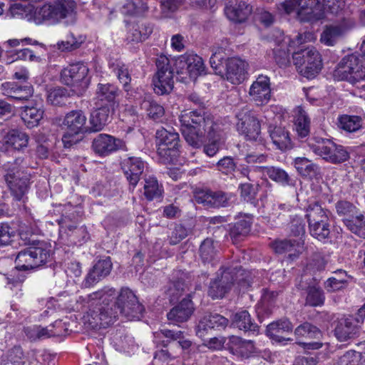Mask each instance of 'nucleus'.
<instances>
[{
    "instance_id": "cd10ccee",
    "label": "nucleus",
    "mask_w": 365,
    "mask_h": 365,
    "mask_svg": "<svg viewBox=\"0 0 365 365\" xmlns=\"http://www.w3.org/2000/svg\"><path fill=\"white\" fill-rule=\"evenodd\" d=\"M1 91L8 98L16 101H25L30 98L34 92L31 86H21L15 82H5L1 84Z\"/></svg>"
},
{
    "instance_id": "ea45409f",
    "label": "nucleus",
    "mask_w": 365,
    "mask_h": 365,
    "mask_svg": "<svg viewBox=\"0 0 365 365\" xmlns=\"http://www.w3.org/2000/svg\"><path fill=\"white\" fill-rule=\"evenodd\" d=\"M86 122V117L82 110H71L66 115L63 125L71 132L83 133Z\"/></svg>"
},
{
    "instance_id": "49530a36",
    "label": "nucleus",
    "mask_w": 365,
    "mask_h": 365,
    "mask_svg": "<svg viewBox=\"0 0 365 365\" xmlns=\"http://www.w3.org/2000/svg\"><path fill=\"white\" fill-rule=\"evenodd\" d=\"M43 110L34 106H24L22 108L21 118L29 128L37 126L42 119Z\"/></svg>"
},
{
    "instance_id": "338daca9",
    "label": "nucleus",
    "mask_w": 365,
    "mask_h": 365,
    "mask_svg": "<svg viewBox=\"0 0 365 365\" xmlns=\"http://www.w3.org/2000/svg\"><path fill=\"white\" fill-rule=\"evenodd\" d=\"M14 236L15 231L9 223H0V248L9 245Z\"/></svg>"
},
{
    "instance_id": "bb28decb",
    "label": "nucleus",
    "mask_w": 365,
    "mask_h": 365,
    "mask_svg": "<svg viewBox=\"0 0 365 365\" xmlns=\"http://www.w3.org/2000/svg\"><path fill=\"white\" fill-rule=\"evenodd\" d=\"M195 310L191 299L185 298L178 304L172 308L167 314L168 319L173 324L187 321Z\"/></svg>"
},
{
    "instance_id": "7ed1b4c3",
    "label": "nucleus",
    "mask_w": 365,
    "mask_h": 365,
    "mask_svg": "<svg viewBox=\"0 0 365 365\" xmlns=\"http://www.w3.org/2000/svg\"><path fill=\"white\" fill-rule=\"evenodd\" d=\"M144 307L132 290L122 288L116 298L113 307H103L96 314L99 317V324L106 327L113 324L120 314L128 320L140 319L143 315Z\"/></svg>"
},
{
    "instance_id": "864d4df0",
    "label": "nucleus",
    "mask_w": 365,
    "mask_h": 365,
    "mask_svg": "<svg viewBox=\"0 0 365 365\" xmlns=\"http://www.w3.org/2000/svg\"><path fill=\"white\" fill-rule=\"evenodd\" d=\"M334 206L337 215L343 222L344 219H350L360 211L352 202L345 200H338Z\"/></svg>"
},
{
    "instance_id": "b1692460",
    "label": "nucleus",
    "mask_w": 365,
    "mask_h": 365,
    "mask_svg": "<svg viewBox=\"0 0 365 365\" xmlns=\"http://www.w3.org/2000/svg\"><path fill=\"white\" fill-rule=\"evenodd\" d=\"M113 263L110 257L99 259L86 275L83 284L90 287L108 276L112 270Z\"/></svg>"
},
{
    "instance_id": "09e8293b",
    "label": "nucleus",
    "mask_w": 365,
    "mask_h": 365,
    "mask_svg": "<svg viewBox=\"0 0 365 365\" xmlns=\"http://www.w3.org/2000/svg\"><path fill=\"white\" fill-rule=\"evenodd\" d=\"M143 189L144 195L149 201L158 199L163 195V186L159 185L158 180L153 176L145 178Z\"/></svg>"
},
{
    "instance_id": "8fccbe9b",
    "label": "nucleus",
    "mask_w": 365,
    "mask_h": 365,
    "mask_svg": "<svg viewBox=\"0 0 365 365\" xmlns=\"http://www.w3.org/2000/svg\"><path fill=\"white\" fill-rule=\"evenodd\" d=\"M334 273V274H341L344 277H331L324 282V288L329 292H334L344 289L347 285L349 279L351 278L346 272L343 269H337Z\"/></svg>"
},
{
    "instance_id": "f257e3e1",
    "label": "nucleus",
    "mask_w": 365,
    "mask_h": 365,
    "mask_svg": "<svg viewBox=\"0 0 365 365\" xmlns=\"http://www.w3.org/2000/svg\"><path fill=\"white\" fill-rule=\"evenodd\" d=\"M179 120L181 132L186 143L194 148L202 145L204 153L215 156L220 150L221 129L212 116L204 111L192 110L182 113Z\"/></svg>"
},
{
    "instance_id": "423d86ee",
    "label": "nucleus",
    "mask_w": 365,
    "mask_h": 365,
    "mask_svg": "<svg viewBox=\"0 0 365 365\" xmlns=\"http://www.w3.org/2000/svg\"><path fill=\"white\" fill-rule=\"evenodd\" d=\"M51 255V245L45 241H34L28 247L19 252L16 267L19 270L34 269L44 265Z\"/></svg>"
},
{
    "instance_id": "1a4fd4ad",
    "label": "nucleus",
    "mask_w": 365,
    "mask_h": 365,
    "mask_svg": "<svg viewBox=\"0 0 365 365\" xmlns=\"http://www.w3.org/2000/svg\"><path fill=\"white\" fill-rule=\"evenodd\" d=\"M336 73L341 80L355 85L365 79V59L356 52L346 55L338 63Z\"/></svg>"
},
{
    "instance_id": "f3484780",
    "label": "nucleus",
    "mask_w": 365,
    "mask_h": 365,
    "mask_svg": "<svg viewBox=\"0 0 365 365\" xmlns=\"http://www.w3.org/2000/svg\"><path fill=\"white\" fill-rule=\"evenodd\" d=\"M119 88L110 83H99L96 86L93 102L95 106H103L115 110L119 102L118 97L120 93Z\"/></svg>"
},
{
    "instance_id": "e2e57ef3",
    "label": "nucleus",
    "mask_w": 365,
    "mask_h": 365,
    "mask_svg": "<svg viewBox=\"0 0 365 365\" xmlns=\"http://www.w3.org/2000/svg\"><path fill=\"white\" fill-rule=\"evenodd\" d=\"M63 322L61 320H56L53 324L46 327H41L38 326V339H43L49 338L51 336H56L62 334L61 330L54 331V328H62Z\"/></svg>"
},
{
    "instance_id": "aec40b11",
    "label": "nucleus",
    "mask_w": 365,
    "mask_h": 365,
    "mask_svg": "<svg viewBox=\"0 0 365 365\" xmlns=\"http://www.w3.org/2000/svg\"><path fill=\"white\" fill-rule=\"evenodd\" d=\"M229 319L217 313L205 314L196 327V334L204 338L212 330L225 329L228 325Z\"/></svg>"
},
{
    "instance_id": "3c124183",
    "label": "nucleus",
    "mask_w": 365,
    "mask_h": 365,
    "mask_svg": "<svg viewBox=\"0 0 365 365\" xmlns=\"http://www.w3.org/2000/svg\"><path fill=\"white\" fill-rule=\"evenodd\" d=\"M339 127L348 133L360 130L364 124V119L359 115H344L339 118Z\"/></svg>"
},
{
    "instance_id": "20e7f679",
    "label": "nucleus",
    "mask_w": 365,
    "mask_h": 365,
    "mask_svg": "<svg viewBox=\"0 0 365 365\" xmlns=\"http://www.w3.org/2000/svg\"><path fill=\"white\" fill-rule=\"evenodd\" d=\"M24 159L16 158L13 162L3 165L5 172L4 179L11 190L14 198L17 201L24 202L26 195L29 189V175L21 171Z\"/></svg>"
},
{
    "instance_id": "393cba45",
    "label": "nucleus",
    "mask_w": 365,
    "mask_h": 365,
    "mask_svg": "<svg viewBox=\"0 0 365 365\" xmlns=\"http://www.w3.org/2000/svg\"><path fill=\"white\" fill-rule=\"evenodd\" d=\"M348 25L345 19L338 24L327 25L320 36V41L327 46H335L346 34Z\"/></svg>"
},
{
    "instance_id": "0eeeda50",
    "label": "nucleus",
    "mask_w": 365,
    "mask_h": 365,
    "mask_svg": "<svg viewBox=\"0 0 365 365\" xmlns=\"http://www.w3.org/2000/svg\"><path fill=\"white\" fill-rule=\"evenodd\" d=\"M89 69L84 63L77 62L63 68L60 73L61 82L71 88L72 93L83 96L90 85Z\"/></svg>"
},
{
    "instance_id": "6e6d98bb",
    "label": "nucleus",
    "mask_w": 365,
    "mask_h": 365,
    "mask_svg": "<svg viewBox=\"0 0 365 365\" xmlns=\"http://www.w3.org/2000/svg\"><path fill=\"white\" fill-rule=\"evenodd\" d=\"M306 305L319 307L324 304L325 297L322 289L318 286H309L307 289Z\"/></svg>"
},
{
    "instance_id": "bf43d9fd",
    "label": "nucleus",
    "mask_w": 365,
    "mask_h": 365,
    "mask_svg": "<svg viewBox=\"0 0 365 365\" xmlns=\"http://www.w3.org/2000/svg\"><path fill=\"white\" fill-rule=\"evenodd\" d=\"M84 38L81 36L75 37L73 34L66 36V39L58 41L56 44L57 48L62 52L72 51L78 48L83 43Z\"/></svg>"
},
{
    "instance_id": "39448f33",
    "label": "nucleus",
    "mask_w": 365,
    "mask_h": 365,
    "mask_svg": "<svg viewBox=\"0 0 365 365\" xmlns=\"http://www.w3.org/2000/svg\"><path fill=\"white\" fill-rule=\"evenodd\" d=\"M309 234L319 241L326 242L331 239V225L328 210L319 201L310 202L305 207Z\"/></svg>"
},
{
    "instance_id": "4d7b16f0",
    "label": "nucleus",
    "mask_w": 365,
    "mask_h": 365,
    "mask_svg": "<svg viewBox=\"0 0 365 365\" xmlns=\"http://www.w3.org/2000/svg\"><path fill=\"white\" fill-rule=\"evenodd\" d=\"M295 130L299 138L307 137L310 132V119L307 113L300 109L296 118Z\"/></svg>"
},
{
    "instance_id": "4be33fe9",
    "label": "nucleus",
    "mask_w": 365,
    "mask_h": 365,
    "mask_svg": "<svg viewBox=\"0 0 365 365\" xmlns=\"http://www.w3.org/2000/svg\"><path fill=\"white\" fill-rule=\"evenodd\" d=\"M247 63L239 58H227L222 77L232 84H240L247 78Z\"/></svg>"
},
{
    "instance_id": "f03ea898",
    "label": "nucleus",
    "mask_w": 365,
    "mask_h": 365,
    "mask_svg": "<svg viewBox=\"0 0 365 365\" xmlns=\"http://www.w3.org/2000/svg\"><path fill=\"white\" fill-rule=\"evenodd\" d=\"M324 10L319 0H286L281 4L282 9L287 13L297 12L300 21L314 22L324 18V12L339 15L344 11V0H323Z\"/></svg>"
},
{
    "instance_id": "c9c22d12",
    "label": "nucleus",
    "mask_w": 365,
    "mask_h": 365,
    "mask_svg": "<svg viewBox=\"0 0 365 365\" xmlns=\"http://www.w3.org/2000/svg\"><path fill=\"white\" fill-rule=\"evenodd\" d=\"M153 32V26L148 22L138 21L129 25L126 40L139 43L146 40Z\"/></svg>"
},
{
    "instance_id": "69168bd1",
    "label": "nucleus",
    "mask_w": 365,
    "mask_h": 365,
    "mask_svg": "<svg viewBox=\"0 0 365 365\" xmlns=\"http://www.w3.org/2000/svg\"><path fill=\"white\" fill-rule=\"evenodd\" d=\"M218 171L225 175H232L237 168V164L230 156H225L215 165Z\"/></svg>"
},
{
    "instance_id": "a18cd8bd",
    "label": "nucleus",
    "mask_w": 365,
    "mask_h": 365,
    "mask_svg": "<svg viewBox=\"0 0 365 365\" xmlns=\"http://www.w3.org/2000/svg\"><path fill=\"white\" fill-rule=\"evenodd\" d=\"M217 243L212 239L207 238L201 243L199 249L200 256L203 263H211L214 264V261L217 258L218 250Z\"/></svg>"
},
{
    "instance_id": "774afa93",
    "label": "nucleus",
    "mask_w": 365,
    "mask_h": 365,
    "mask_svg": "<svg viewBox=\"0 0 365 365\" xmlns=\"http://www.w3.org/2000/svg\"><path fill=\"white\" fill-rule=\"evenodd\" d=\"M361 353L350 350L339 358L337 365H359Z\"/></svg>"
},
{
    "instance_id": "a878e982",
    "label": "nucleus",
    "mask_w": 365,
    "mask_h": 365,
    "mask_svg": "<svg viewBox=\"0 0 365 365\" xmlns=\"http://www.w3.org/2000/svg\"><path fill=\"white\" fill-rule=\"evenodd\" d=\"M226 345L230 353L240 359H247L255 353L256 348L253 341L243 339L237 336L229 337Z\"/></svg>"
},
{
    "instance_id": "4468645a",
    "label": "nucleus",
    "mask_w": 365,
    "mask_h": 365,
    "mask_svg": "<svg viewBox=\"0 0 365 365\" xmlns=\"http://www.w3.org/2000/svg\"><path fill=\"white\" fill-rule=\"evenodd\" d=\"M157 73L153 78L154 91L158 95L169 93L174 87V70L165 56H160L156 60Z\"/></svg>"
},
{
    "instance_id": "a211bd4d",
    "label": "nucleus",
    "mask_w": 365,
    "mask_h": 365,
    "mask_svg": "<svg viewBox=\"0 0 365 365\" xmlns=\"http://www.w3.org/2000/svg\"><path fill=\"white\" fill-rule=\"evenodd\" d=\"M93 151L100 156H107L119 150H125V142L108 134H98L92 142Z\"/></svg>"
},
{
    "instance_id": "603ef678",
    "label": "nucleus",
    "mask_w": 365,
    "mask_h": 365,
    "mask_svg": "<svg viewBox=\"0 0 365 365\" xmlns=\"http://www.w3.org/2000/svg\"><path fill=\"white\" fill-rule=\"evenodd\" d=\"M226 53L225 49L222 47H214L213 53L210 58V66L213 68L215 73L223 76L224 73V63L226 62Z\"/></svg>"
},
{
    "instance_id": "9d476101",
    "label": "nucleus",
    "mask_w": 365,
    "mask_h": 365,
    "mask_svg": "<svg viewBox=\"0 0 365 365\" xmlns=\"http://www.w3.org/2000/svg\"><path fill=\"white\" fill-rule=\"evenodd\" d=\"M292 59L298 72L307 78H314L322 68L321 55L314 47L294 52Z\"/></svg>"
},
{
    "instance_id": "c756f323",
    "label": "nucleus",
    "mask_w": 365,
    "mask_h": 365,
    "mask_svg": "<svg viewBox=\"0 0 365 365\" xmlns=\"http://www.w3.org/2000/svg\"><path fill=\"white\" fill-rule=\"evenodd\" d=\"M109 68L122 84L123 88L126 93V97L136 98V96L133 95L134 91L131 89V76L128 67L122 61L116 60L109 63Z\"/></svg>"
},
{
    "instance_id": "6ab92c4d",
    "label": "nucleus",
    "mask_w": 365,
    "mask_h": 365,
    "mask_svg": "<svg viewBox=\"0 0 365 365\" xmlns=\"http://www.w3.org/2000/svg\"><path fill=\"white\" fill-rule=\"evenodd\" d=\"M362 319L356 317L349 316L338 320L334 328V335L340 341H346L358 336Z\"/></svg>"
},
{
    "instance_id": "ddd939ff",
    "label": "nucleus",
    "mask_w": 365,
    "mask_h": 365,
    "mask_svg": "<svg viewBox=\"0 0 365 365\" xmlns=\"http://www.w3.org/2000/svg\"><path fill=\"white\" fill-rule=\"evenodd\" d=\"M75 9L76 3L73 0H56L37 8L35 15L38 19L58 22L61 19L71 16Z\"/></svg>"
},
{
    "instance_id": "c85d7f7f",
    "label": "nucleus",
    "mask_w": 365,
    "mask_h": 365,
    "mask_svg": "<svg viewBox=\"0 0 365 365\" xmlns=\"http://www.w3.org/2000/svg\"><path fill=\"white\" fill-rule=\"evenodd\" d=\"M136 99L139 101L140 109L146 113L149 118L158 120L164 115V108L154 100L151 94L144 93L138 98L136 97Z\"/></svg>"
},
{
    "instance_id": "2f4dec72",
    "label": "nucleus",
    "mask_w": 365,
    "mask_h": 365,
    "mask_svg": "<svg viewBox=\"0 0 365 365\" xmlns=\"http://www.w3.org/2000/svg\"><path fill=\"white\" fill-rule=\"evenodd\" d=\"M95 107L96 109L91 113L89 119L90 130L98 132L108 123L110 115L114 113L115 110L105 106H95Z\"/></svg>"
},
{
    "instance_id": "9b49d317",
    "label": "nucleus",
    "mask_w": 365,
    "mask_h": 365,
    "mask_svg": "<svg viewBox=\"0 0 365 365\" xmlns=\"http://www.w3.org/2000/svg\"><path fill=\"white\" fill-rule=\"evenodd\" d=\"M157 153L164 163H173L180 153V136L174 130L164 128L157 130L155 133Z\"/></svg>"
},
{
    "instance_id": "2eb2a0df",
    "label": "nucleus",
    "mask_w": 365,
    "mask_h": 365,
    "mask_svg": "<svg viewBox=\"0 0 365 365\" xmlns=\"http://www.w3.org/2000/svg\"><path fill=\"white\" fill-rule=\"evenodd\" d=\"M237 130L247 140L257 141L261 133L259 121L255 113L245 106L236 113Z\"/></svg>"
},
{
    "instance_id": "412c9836",
    "label": "nucleus",
    "mask_w": 365,
    "mask_h": 365,
    "mask_svg": "<svg viewBox=\"0 0 365 365\" xmlns=\"http://www.w3.org/2000/svg\"><path fill=\"white\" fill-rule=\"evenodd\" d=\"M146 163L138 157H127L120 163L121 169L129 182V185L134 188L143 173Z\"/></svg>"
},
{
    "instance_id": "f704fd0d",
    "label": "nucleus",
    "mask_w": 365,
    "mask_h": 365,
    "mask_svg": "<svg viewBox=\"0 0 365 365\" xmlns=\"http://www.w3.org/2000/svg\"><path fill=\"white\" fill-rule=\"evenodd\" d=\"M231 324L245 332L252 334H257L259 332L258 325L252 321L250 313L246 310L233 314L231 317Z\"/></svg>"
},
{
    "instance_id": "79ce46f5",
    "label": "nucleus",
    "mask_w": 365,
    "mask_h": 365,
    "mask_svg": "<svg viewBox=\"0 0 365 365\" xmlns=\"http://www.w3.org/2000/svg\"><path fill=\"white\" fill-rule=\"evenodd\" d=\"M263 173L267 175L272 180L282 186H294L295 180L289 174L279 167H262Z\"/></svg>"
},
{
    "instance_id": "4c0bfd02",
    "label": "nucleus",
    "mask_w": 365,
    "mask_h": 365,
    "mask_svg": "<svg viewBox=\"0 0 365 365\" xmlns=\"http://www.w3.org/2000/svg\"><path fill=\"white\" fill-rule=\"evenodd\" d=\"M294 165L299 174L303 177L316 180L322 177L320 167L306 158H295Z\"/></svg>"
},
{
    "instance_id": "72a5a7b5",
    "label": "nucleus",
    "mask_w": 365,
    "mask_h": 365,
    "mask_svg": "<svg viewBox=\"0 0 365 365\" xmlns=\"http://www.w3.org/2000/svg\"><path fill=\"white\" fill-rule=\"evenodd\" d=\"M293 329V325L287 318H282L273 322L267 325L266 334L270 339L277 342H284L285 341H292L289 338H284L281 334L284 332H291Z\"/></svg>"
},
{
    "instance_id": "a19ab883",
    "label": "nucleus",
    "mask_w": 365,
    "mask_h": 365,
    "mask_svg": "<svg viewBox=\"0 0 365 365\" xmlns=\"http://www.w3.org/2000/svg\"><path fill=\"white\" fill-rule=\"evenodd\" d=\"M4 143L17 150H21L29 144V135L19 129L9 130L3 138Z\"/></svg>"
},
{
    "instance_id": "7c9ffc66",
    "label": "nucleus",
    "mask_w": 365,
    "mask_h": 365,
    "mask_svg": "<svg viewBox=\"0 0 365 365\" xmlns=\"http://www.w3.org/2000/svg\"><path fill=\"white\" fill-rule=\"evenodd\" d=\"M304 240H277L273 243L272 247L277 254L288 253L289 257L292 259L299 256L303 250Z\"/></svg>"
},
{
    "instance_id": "dca6fc26",
    "label": "nucleus",
    "mask_w": 365,
    "mask_h": 365,
    "mask_svg": "<svg viewBox=\"0 0 365 365\" xmlns=\"http://www.w3.org/2000/svg\"><path fill=\"white\" fill-rule=\"evenodd\" d=\"M195 200L206 208H220L229 207L234 195L222 190H196L194 192Z\"/></svg>"
},
{
    "instance_id": "e433bc0d",
    "label": "nucleus",
    "mask_w": 365,
    "mask_h": 365,
    "mask_svg": "<svg viewBox=\"0 0 365 365\" xmlns=\"http://www.w3.org/2000/svg\"><path fill=\"white\" fill-rule=\"evenodd\" d=\"M268 131L273 143L279 150L285 151L292 148L289 133L284 127L270 125Z\"/></svg>"
},
{
    "instance_id": "de8ad7c7",
    "label": "nucleus",
    "mask_w": 365,
    "mask_h": 365,
    "mask_svg": "<svg viewBox=\"0 0 365 365\" xmlns=\"http://www.w3.org/2000/svg\"><path fill=\"white\" fill-rule=\"evenodd\" d=\"M73 94L72 90L68 91L63 87H57L48 91L47 101L53 106H63L68 103V98Z\"/></svg>"
},
{
    "instance_id": "5fc2aeb1",
    "label": "nucleus",
    "mask_w": 365,
    "mask_h": 365,
    "mask_svg": "<svg viewBox=\"0 0 365 365\" xmlns=\"http://www.w3.org/2000/svg\"><path fill=\"white\" fill-rule=\"evenodd\" d=\"M258 185L250 182L241 183L239 185L238 190L240 191V197L247 202L256 206L257 200L256 199L258 192Z\"/></svg>"
},
{
    "instance_id": "13d9d810",
    "label": "nucleus",
    "mask_w": 365,
    "mask_h": 365,
    "mask_svg": "<svg viewBox=\"0 0 365 365\" xmlns=\"http://www.w3.org/2000/svg\"><path fill=\"white\" fill-rule=\"evenodd\" d=\"M147 4L141 1H138V4L129 0L127 1L121 7V13L127 16H140L148 11Z\"/></svg>"
},
{
    "instance_id": "0e129e2a",
    "label": "nucleus",
    "mask_w": 365,
    "mask_h": 365,
    "mask_svg": "<svg viewBox=\"0 0 365 365\" xmlns=\"http://www.w3.org/2000/svg\"><path fill=\"white\" fill-rule=\"evenodd\" d=\"M187 66L190 76H197L204 71L202 58L196 54H190Z\"/></svg>"
},
{
    "instance_id": "680f3d73",
    "label": "nucleus",
    "mask_w": 365,
    "mask_h": 365,
    "mask_svg": "<svg viewBox=\"0 0 365 365\" xmlns=\"http://www.w3.org/2000/svg\"><path fill=\"white\" fill-rule=\"evenodd\" d=\"M289 229L291 235L299 237V239H302L306 232L304 219L302 216L297 215L291 216Z\"/></svg>"
},
{
    "instance_id": "052dcab7",
    "label": "nucleus",
    "mask_w": 365,
    "mask_h": 365,
    "mask_svg": "<svg viewBox=\"0 0 365 365\" xmlns=\"http://www.w3.org/2000/svg\"><path fill=\"white\" fill-rule=\"evenodd\" d=\"M294 334L297 336L319 339L322 336V331L316 326L309 322H304L295 329Z\"/></svg>"
},
{
    "instance_id": "c03bdc74",
    "label": "nucleus",
    "mask_w": 365,
    "mask_h": 365,
    "mask_svg": "<svg viewBox=\"0 0 365 365\" xmlns=\"http://www.w3.org/2000/svg\"><path fill=\"white\" fill-rule=\"evenodd\" d=\"M252 224V215L246 214L242 219L235 222L230 230L231 237L235 240H240L241 237H245L251 230Z\"/></svg>"
},
{
    "instance_id": "5701e85b",
    "label": "nucleus",
    "mask_w": 365,
    "mask_h": 365,
    "mask_svg": "<svg viewBox=\"0 0 365 365\" xmlns=\"http://www.w3.org/2000/svg\"><path fill=\"white\" fill-rule=\"evenodd\" d=\"M249 95L257 106L267 104L271 97L269 78L259 75L251 85Z\"/></svg>"
},
{
    "instance_id": "6e6552de",
    "label": "nucleus",
    "mask_w": 365,
    "mask_h": 365,
    "mask_svg": "<svg viewBox=\"0 0 365 365\" xmlns=\"http://www.w3.org/2000/svg\"><path fill=\"white\" fill-rule=\"evenodd\" d=\"M309 146L316 155L333 164L342 163L349 159L346 148L329 139L314 137L309 140Z\"/></svg>"
},
{
    "instance_id": "f8f14e48",
    "label": "nucleus",
    "mask_w": 365,
    "mask_h": 365,
    "mask_svg": "<svg viewBox=\"0 0 365 365\" xmlns=\"http://www.w3.org/2000/svg\"><path fill=\"white\" fill-rule=\"evenodd\" d=\"M242 272V267L237 265L223 270L220 269L217 277L210 283L208 295L213 299L223 298L235 282L243 279L240 278Z\"/></svg>"
},
{
    "instance_id": "58836bf2",
    "label": "nucleus",
    "mask_w": 365,
    "mask_h": 365,
    "mask_svg": "<svg viewBox=\"0 0 365 365\" xmlns=\"http://www.w3.org/2000/svg\"><path fill=\"white\" fill-rule=\"evenodd\" d=\"M225 12L230 20L236 23H242L252 14V6L245 1H240L235 6H226Z\"/></svg>"
},
{
    "instance_id": "37998d69",
    "label": "nucleus",
    "mask_w": 365,
    "mask_h": 365,
    "mask_svg": "<svg viewBox=\"0 0 365 365\" xmlns=\"http://www.w3.org/2000/svg\"><path fill=\"white\" fill-rule=\"evenodd\" d=\"M344 225L351 233L365 239V216L361 211L350 219H344Z\"/></svg>"
},
{
    "instance_id": "473e14b6",
    "label": "nucleus",
    "mask_w": 365,
    "mask_h": 365,
    "mask_svg": "<svg viewBox=\"0 0 365 365\" xmlns=\"http://www.w3.org/2000/svg\"><path fill=\"white\" fill-rule=\"evenodd\" d=\"M116 294L117 292L114 288L110 287H104L101 289L93 292L88 296V300L90 302L97 299L101 302V304H100L99 307H98L96 310L93 311L92 315L93 319H95L97 322V323H99V317H96V314L100 311L101 308L107 306L108 307L114 308L115 302L112 303V304H110V303L113 302V300L115 299Z\"/></svg>"
}]
</instances>
